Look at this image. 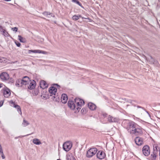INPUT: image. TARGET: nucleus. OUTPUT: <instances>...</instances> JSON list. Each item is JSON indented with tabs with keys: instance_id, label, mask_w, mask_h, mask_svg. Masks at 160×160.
<instances>
[{
	"instance_id": "obj_1",
	"label": "nucleus",
	"mask_w": 160,
	"mask_h": 160,
	"mask_svg": "<svg viewBox=\"0 0 160 160\" xmlns=\"http://www.w3.org/2000/svg\"><path fill=\"white\" fill-rule=\"evenodd\" d=\"M126 129L131 135L138 136L142 135L143 134L142 129L138 128L137 124L132 121H130L128 123Z\"/></svg>"
},
{
	"instance_id": "obj_2",
	"label": "nucleus",
	"mask_w": 160,
	"mask_h": 160,
	"mask_svg": "<svg viewBox=\"0 0 160 160\" xmlns=\"http://www.w3.org/2000/svg\"><path fill=\"white\" fill-rule=\"evenodd\" d=\"M48 92L50 94V96L52 97V98L53 101L56 102L59 101V98L58 93H56L57 89L54 86H51L49 88Z\"/></svg>"
},
{
	"instance_id": "obj_3",
	"label": "nucleus",
	"mask_w": 160,
	"mask_h": 160,
	"mask_svg": "<svg viewBox=\"0 0 160 160\" xmlns=\"http://www.w3.org/2000/svg\"><path fill=\"white\" fill-rule=\"evenodd\" d=\"M72 147V143L70 141L64 142L63 144L62 148L66 152L70 150Z\"/></svg>"
},
{
	"instance_id": "obj_4",
	"label": "nucleus",
	"mask_w": 160,
	"mask_h": 160,
	"mask_svg": "<svg viewBox=\"0 0 160 160\" xmlns=\"http://www.w3.org/2000/svg\"><path fill=\"white\" fill-rule=\"evenodd\" d=\"M142 152L145 156H149L150 153V149L149 146L147 145H144L142 148Z\"/></svg>"
},
{
	"instance_id": "obj_5",
	"label": "nucleus",
	"mask_w": 160,
	"mask_h": 160,
	"mask_svg": "<svg viewBox=\"0 0 160 160\" xmlns=\"http://www.w3.org/2000/svg\"><path fill=\"white\" fill-rule=\"evenodd\" d=\"M75 101H72V100H69L68 103V107L71 109L74 110L75 109L76 106L75 104Z\"/></svg>"
},
{
	"instance_id": "obj_6",
	"label": "nucleus",
	"mask_w": 160,
	"mask_h": 160,
	"mask_svg": "<svg viewBox=\"0 0 160 160\" xmlns=\"http://www.w3.org/2000/svg\"><path fill=\"white\" fill-rule=\"evenodd\" d=\"M3 91V95L5 98H8L11 95L10 90L7 87H5L2 90Z\"/></svg>"
},
{
	"instance_id": "obj_7",
	"label": "nucleus",
	"mask_w": 160,
	"mask_h": 160,
	"mask_svg": "<svg viewBox=\"0 0 160 160\" xmlns=\"http://www.w3.org/2000/svg\"><path fill=\"white\" fill-rule=\"evenodd\" d=\"M27 85L28 89L32 90L35 88L36 85V82L34 80H31L29 82V84Z\"/></svg>"
},
{
	"instance_id": "obj_8",
	"label": "nucleus",
	"mask_w": 160,
	"mask_h": 160,
	"mask_svg": "<svg viewBox=\"0 0 160 160\" xmlns=\"http://www.w3.org/2000/svg\"><path fill=\"white\" fill-rule=\"evenodd\" d=\"M0 78L2 81H5L9 79V74L7 72H2L0 75Z\"/></svg>"
},
{
	"instance_id": "obj_9",
	"label": "nucleus",
	"mask_w": 160,
	"mask_h": 160,
	"mask_svg": "<svg viewBox=\"0 0 160 160\" xmlns=\"http://www.w3.org/2000/svg\"><path fill=\"white\" fill-rule=\"evenodd\" d=\"M74 100L78 106L81 107L84 104L85 102L84 100L80 98H76Z\"/></svg>"
},
{
	"instance_id": "obj_10",
	"label": "nucleus",
	"mask_w": 160,
	"mask_h": 160,
	"mask_svg": "<svg viewBox=\"0 0 160 160\" xmlns=\"http://www.w3.org/2000/svg\"><path fill=\"white\" fill-rule=\"evenodd\" d=\"M97 156L98 158L102 159L104 158L106 156V154L103 151H99L97 153Z\"/></svg>"
},
{
	"instance_id": "obj_11",
	"label": "nucleus",
	"mask_w": 160,
	"mask_h": 160,
	"mask_svg": "<svg viewBox=\"0 0 160 160\" xmlns=\"http://www.w3.org/2000/svg\"><path fill=\"white\" fill-rule=\"evenodd\" d=\"M136 144L138 146H140L143 144V140L142 138L137 137L134 139Z\"/></svg>"
},
{
	"instance_id": "obj_12",
	"label": "nucleus",
	"mask_w": 160,
	"mask_h": 160,
	"mask_svg": "<svg viewBox=\"0 0 160 160\" xmlns=\"http://www.w3.org/2000/svg\"><path fill=\"white\" fill-rule=\"evenodd\" d=\"M22 84L23 85H27L29 84V82L31 80H29L28 77L27 76L24 77L22 79H21Z\"/></svg>"
},
{
	"instance_id": "obj_13",
	"label": "nucleus",
	"mask_w": 160,
	"mask_h": 160,
	"mask_svg": "<svg viewBox=\"0 0 160 160\" xmlns=\"http://www.w3.org/2000/svg\"><path fill=\"white\" fill-rule=\"evenodd\" d=\"M108 121L109 122H117L118 120V119L116 118H114L110 115H109L108 117Z\"/></svg>"
},
{
	"instance_id": "obj_14",
	"label": "nucleus",
	"mask_w": 160,
	"mask_h": 160,
	"mask_svg": "<svg viewBox=\"0 0 160 160\" xmlns=\"http://www.w3.org/2000/svg\"><path fill=\"white\" fill-rule=\"evenodd\" d=\"M40 87L42 89H44L48 88V84L47 83L46 81L42 80L40 82Z\"/></svg>"
},
{
	"instance_id": "obj_15",
	"label": "nucleus",
	"mask_w": 160,
	"mask_h": 160,
	"mask_svg": "<svg viewBox=\"0 0 160 160\" xmlns=\"http://www.w3.org/2000/svg\"><path fill=\"white\" fill-rule=\"evenodd\" d=\"M68 99V97L67 94L63 93L62 95L61 100L62 102L63 103H66Z\"/></svg>"
},
{
	"instance_id": "obj_16",
	"label": "nucleus",
	"mask_w": 160,
	"mask_h": 160,
	"mask_svg": "<svg viewBox=\"0 0 160 160\" xmlns=\"http://www.w3.org/2000/svg\"><path fill=\"white\" fill-rule=\"evenodd\" d=\"M28 53H31V52L35 53H42L44 54V51H41L39 50H26Z\"/></svg>"
},
{
	"instance_id": "obj_17",
	"label": "nucleus",
	"mask_w": 160,
	"mask_h": 160,
	"mask_svg": "<svg viewBox=\"0 0 160 160\" xmlns=\"http://www.w3.org/2000/svg\"><path fill=\"white\" fill-rule=\"evenodd\" d=\"M158 152H153L150 155V158L151 160H155L158 156Z\"/></svg>"
},
{
	"instance_id": "obj_18",
	"label": "nucleus",
	"mask_w": 160,
	"mask_h": 160,
	"mask_svg": "<svg viewBox=\"0 0 160 160\" xmlns=\"http://www.w3.org/2000/svg\"><path fill=\"white\" fill-rule=\"evenodd\" d=\"M42 14L48 18H50L51 17H55V16L52 13H50L49 12L45 11L42 13Z\"/></svg>"
},
{
	"instance_id": "obj_19",
	"label": "nucleus",
	"mask_w": 160,
	"mask_h": 160,
	"mask_svg": "<svg viewBox=\"0 0 160 160\" xmlns=\"http://www.w3.org/2000/svg\"><path fill=\"white\" fill-rule=\"evenodd\" d=\"M97 152V149L96 148H91V157L95 155Z\"/></svg>"
},
{
	"instance_id": "obj_20",
	"label": "nucleus",
	"mask_w": 160,
	"mask_h": 160,
	"mask_svg": "<svg viewBox=\"0 0 160 160\" xmlns=\"http://www.w3.org/2000/svg\"><path fill=\"white\" fill-rule=\"evenodd\" d=\"M66 159L67 160H76L72 154L66 155Z\"/></svg>"
},
{
	"instance_id": "obj_21",
	"label": "nucleus",
	"mask_w": 160,
	"mask_h": 160,
	"mask_svg": "<svg viewBox=\"0 0 160 160\" xmlns=\"http://www.w3.org/2000/svg\"><path fill=\"white\" fill-rule=\"evenodd\" d=\"M21 79H19L16 82L15 85L17 87L22 86L23 85Z\"/></svg>"
},
{
	"instance_id": "obj_22",
	"label": "nucleus",
	"mask_w": 160,
	"mask_h": 160,
	"mask_svg": "<svg viewBox=\"0 0 160 160\" xmlns=\"http://www.w3.org/2000/svg\"><path fill=\"white\" fill-rule=\"evenodd\" d=\"M153 152H158V151L159 152L160 148L158 146V145L156 144H154L153 145Z\"/></svg>"
},
{
	"instance_id": "obj_23",
	"label": "nucleus",
	"mask_w": 160,
	"mask_h": 160,
	"mask_svg": "<svg viewBox=\"0 0 160 160\" xmlns=\"http://www.w3.org/2000/svg\"><path fill=\"white\" fill-rule=\"evenodd\" d=\"M33 142L35 144L39 145L41 144V142L39 139L37 138L34 139L33 140Z\"/></svg>"
},
{
	"instance_id": "obj_24",
	"label": "nucleus",
	"mask_w": 160,
	"mask_h": 160,
	"mask_svg": "<svg viewBox=\"0 0 160 160\" xmlns=\"http://www.w3.org/2000/svg\"><path fill=\"white\" fill-rule=\"evenodd\" d=\"M18 39L21 42H26V40L25 39L22 37L21 35H18Z\"/></svg>"
},
{
	"instance_id": "obj_25",
	"label": "nucleus",
	"mask_w": 160,
	"mask_h": 160,
	"mask_svg": "<svg viewBox=\"0 0 160 160\" xmlns=\"http://www.w3.org/2000/svg\"><path fill=\"white\" fill-rule=\"evenodd\" d=\"M14 107L17 109V111L19 112H20L21 113V109L20 107L17 104H14Z\"/></svg>"
},
{
	"instance_id": "obj_26",
	"label": "nucleus",
	"mask_w": 160,
	"mask_h": 160,
	"mask_svg": "<svg viewBox=\"0 0 160 160\" xmlns=\"http://www.w3.org/2000/svg\"><path fill=\"white\" fill-rule=\"evenodd\" d=\"M96 106L95 104L91 102V110H94L96 108Z\"/></svg>"
},
{
	"instance_id": "obj_27",
	"label": "nucleus",
	"mask_w": 160,
	"mask_h": 160,
	"mask_svg": "<svg viewBox=\"0 0 160 160\" xmlns=\"http://www.w3.org/2000/svg\"><path fill=\"white\" fill-rule=\"evenodd\" d=\"M29 123L28 122L26 121L25 119H24L23 120V122L22 123V125L23 127H26L28 125H29Z\"/></svg>"
},
{
	"instance_id": "obj_28",
	"label": "nucleus",
	"mask_w": 160,
	"mask_h": 160,
	"mask_svg": "<svg viewBox=\"0 0 160 160\" xmlns=\"http://www.w3.org/2000/svg\"><path fill=\"white\" fill-rule=\"evenodd\" d=\"M44 91H43V92H42V96L43 95H44L45 96H43V98H46V99H47L48 98H49V97H48V94L47 93L44 94ZM45 93H47L48 92L46 91H45Z\"/></svg>"
},
{
	"instance_id": "obj_29",
	"label": "nucleus",
	"mask_w": 160,
	"mask_h": 160,
	"mask_svg": "<svg viewBox=\"0 0 160 160\" xmlns=\"http://www.w3.org/2000/svg\"><path fill=\"white\" fill-rule=\"evenodd\" d=\"M72 2H74L77 4L79 6L82 7V4L78 0H72Z\"/></svg>"
},
{
	"instance_id": "obj_30",
	"label": "nucleus",
	"mask_w": 160,
	"mask_h": 160,
	"mask_svg": "<svg viewBox=\"0 0 160 160\" xmlns=\"http://www.w3.org/2000/svg\"><path fill=\"white\" fill-rule=\"evenodd\" d=\"M81 17V16L80 15L79 16H77V15H74L73 16H72V19H73V20H78L79 18L80 17Z\"/></svg>"
},
{
	"instance_id": "obj_31",
	"label": "nucleus",
	"mask_w": 160,
	"mask_h": 160,
	"mask_svg": "<svg viewBox=\"0 0 160 160\" xmlns=\"http://www.w3.org/2000/svg\"><path fill=\"white\" fill-rule=\"evenodd\" d=\"M87 111V109L85 108H82L81 111L82 113H83V114L86 113Z\"/></svg>"
},
{
	"instance_id": "obj_32",
	"label": "nucleus",
	"mask_w": 160,
	"mask_h": 160,
	"mask_svg": "<svg viewBox=\"0 0 160 160\" xmlns=\"http://www.w3.org/2000/svg\"><path fill=\"white\" fill-rule=\"evenodd\" d=\"M3 32L4 33V36L8 37L9 35L8 32H6L5 30H3Z\"/></svg>"
},
{
	"instance_id": "obj_33",
	"label": "nucleus",
	"mask_w": 160,
	"mask_h": 160,
	"mask_svg": "<svg viewBox=\"0 0 160 160\" xmlns=\"http://www.w3.org/2000/svg\"><path fill=\"white\" fill-rule=\"evenodd\" d=\"M86 156L88 158H90V149L87 151Z\"/></svg>"
},
{
	"instance_id": "obj_34",
	"label": "nucleus",
	"mask_w": 160,
	"mask_h": 160,
	"mask_svg": "<svg viewBox=\"0 0 160 160\" xmlns=\"http://www.w3.org/2000/svg\"><path fill=\"white\" fill-rule=\"evenodd\" d=\"M11 30H12L13 31L15 32H16L18 31V28L17 27H16L14 28H11Z\"/></svg>"
},
{
	"instance_id": "obj_35",
	"label": "nucleus",
	"mask_w": 160,
	"mask_h": 160,
	"mask_svg": "<svg viewBox=\"0 0 160 160\" xmlns=\"http://www.w3.org/2000/svg\"><path fill=\"white\" fill-rule=\"evenodd\" d=\"M8 82L10 83H13L14 82V79L12 78H10L8 79Z\"/></svg>"
},
{
	"instance_id": "obj_36",
	"label": "nucleus",
	"mask_w": 160,
	"mask_h": 160,
	"mask_svg": "<svg viewBox=\"0 0 160 160\" xmlns=\"http://www.w3.org/2000/svg\"><path fill=\"white\" fill-rule=\"evenodd\" d=\"M15 42L17 47H20L21 46V43L18 41H15Z\"/></svg>"
},
{
	"instance_id": "obj_37",
	"label": "nucleus",
	"mask_w": 160,
	"mask_h": 160,
	"mask_svg": "<svg viewBox=\"0 0 160 160\" xmlns=\"http://www.w3.org/2000/svg\"><path fill=\"white\" fill-rule=\"evenodd\" d=\"M5 60V58L0 57V62H2Z\"/></svg>"
},
{
	"instance_id": "obj_38",
	"label": "nucleus",
	"mask_w": 160,
	"mask_h": 160,
	"mask_svg": "<svg viewBox=\"0 0 160 160\" xmlns=\"http://www.w3.org/2000/svg\"><path fill=\"white\" fill-rule=\"evenodd\" d=\"M38 90L37 88L35 90L34 93L35 94V95H37L38 94Z\"/></svg>"
},
{
	"instance_id": "obj_39",
	"label": "nucleus",
	"mask_w": 160,
	"mask_h": 160,
	"mask_svg": "<svg viewBox=\"0 0 160 160\" xmlns=\"http://www.w3.org/2000/svg\"><path fill=\"white\" fill-rule=\"evenodd\" d=\"M81 107L80 106H78L77 105V106H76V109L79 112L80 109H81V108H80Z\"/></svg>"
},
{
	"instance_id": "obj_40",
	"label": "nucleus",
	"mask_w": 160,
	"mask_h": 160,
	"mask_svg": "<svg viewBox=\"0 0 160 160\" xmlns=\"http://www.w3.org/2000/svg\"><path fill=\"white\" fill-rule=\"evenodd\" d=\"M0 153L2 154L3 153L2 148L1 144H0Z\"/></svg>"
},
{
	"instance_id": "obj_41",
	"label": "nucleus",
	"mask_w": 160,
	"mask_h": 160,
	"mask_svg": "<svg viewBox=\"0 0 160 160\" xmlns=\"http://www.w3.org/2000/svg\"><path fill=\"white\" fill-rule=\"evenodd\" d=\"M53 86H57L58 88H60V86L58 84H53Z\"/></svg>"
},
{
	"instance_id": "obj_42",
	"label": "nucleus",
	"mask_w": 160,
	"mask_h": 160,
	"mask_svg": "<svg viewBox=\"0 0 160 160\" xmlns=\"http://www.w3.org/2000/svg\"><path fill=\"white\" fill-rule=\"evenodd\" d=\"M1 154V155L2 158L3 159H4L5 158V157L3 153L2 154Z\"/></svg>"
},
{
	"instance_id": "obj_43",
	"label": "nucleus",
	"mask_w": 160,
	"mask_h": 160,
	"mask_svg": "<svg viewBox=\"0 0 160 160\" xmlns=\"http://www.w3.org/2000/svg\"><path fill=\"white\" fill-rule=\"evenodd\" d=\"M90 104V102H89L88 103V107L90 109V106L89 105V104Z\"/></svg>"
},
{
	"instance_id": "obj_44",
	"label": "nucleus",
	"mask_w": 160,
	"mask_h": 160,
	"mask_svg": "<svg viewBox=\"0 0 160 160\" xmlns=\"http://www.w3.org/2000/svg\"><path fill=\"white\" fill-rule=\"evenodd\" d=\"M10 103H12V104H15V103H14V102H13L12 100L11 101H10Z\"/></svg>"
},
{
	"instance_id": "obj_45",
	"label": "nucleus",
	"mask_w": 160,
	"mask_h": 160,
	"mask_svg": "<svg viewBox=\"0 0 160 160\" xmlns=\"http://www.w3.org/2000/svg\"><path fill=\"white\" fill-rule=\"evenodd\" d=\"M3 102H2L1 104L0 103V107H1L3 105Z\"/></svg>"
},
{
	"instance_id": "obj_46",
	"label": "nucleus",
	"mask_w": 160,
	"mask_h": 160,
	"mask_svg": "<svg viewBox=\"0 0 160 160\" xmlns=\"http://www.w3.org/2000/svg\"><path fill=\"white\" fill-rule=\"evenodd\" d=\"M2 83L0 84V88H1L2 87Z\"/></svg>"
},
{
	"instance_id": "obj_47",
	"label": "nucleus",
	"mask_w": 160,
	"mask_h": 160,
	"mask_svg": "<svg viewBox=\"0 0 160 160\" xmlns=\"http://www.w3.org/2000/svg\"><path fill=\"white\" fill-rule=\"evenodd\" d=\"M2 29V26H0V29Z\"/></svg>"
},
{
	"instance_id": "obj_48",
	"label": "nucleus",
	"mask_w": 160,
	"mask_h": 160,
	"mask_svg": "<svg viewBox=\"0 0 160 160\" xmlns=\"http://www.w3.org/2000/svg\"><path fill=\"white\" fill-rule=\"evenodd\" d=\"M11 0H5V1H10Z\"/></svg>"
},
{
	"instance_id": "obj_49",
	"label": "nucleus",
	"mask_w": 160,
	"mask_h": 160,
	"mask_svg": "<svg viewBox=\"0 0 160 160\" xmlns=\"http://www.w3.org/2000/svg\"><path fill=\"white\" fill-rule=\"evenodd\" d=\"M138 108H141V107H140V106H138Z\"/></svg>"
},
{
	"instance_id": "obj_50",
	"label": "nucleus",
	"mask_w": 160,
	"mask_h": 160,
	"mask_svg": "<svg viewBox=\"0 0 160 160\" xmlns=\"http://www.w3.org/2000/svg\"><path fill=\"white\" fill-rule=\"evenodd\" d=\"M150 57H151V58L152 59V58L151 56H150Z\"/></svg>"
},
{
	"instance_id": "obj_51",
	"label": "nucleus",
	"mask_w": 160,
	"mask_h": 160,
	"mask_svg": "<svg viewBox=\"0 0 160 160\" xmlns=\"http://www.w3.org/2000/svg\"><path fill=\"white\" fill-rule=\"evenodd\" d=\"M57 160H61L60 159H58Z\"/></svg>"
},
{
	"instance_id": "obj_52",
	"label": "nucleus",
	"mask_w": 160,
	"mask_h": 160,
	"mask_svg": "<svg viewBox=\"0 0 160 160\" xmlns=\"http://www.w3.org/2000/svg\"><path fill=\"white\" fill-rule=\"evenodd\" d=\"M44 18L45 19H46L45 18Z\"/></svg>"
},
{
	"instance_id": "obj_53",
	"label": "nucleus",
	"mask_w": 160,
	"mask_h": 160,
	"mask_svg": "<svg viewBox=\"0 0 160 160\" xmlns=\"http://www.w3.org/2000/svg\"><path fill=\"white\" fill-rule=\"evenodd\" d=\"M1 46V45H0V46Z\"/></svg>"
}]
</instances>
